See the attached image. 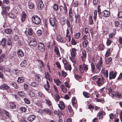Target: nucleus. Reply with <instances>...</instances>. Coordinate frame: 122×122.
<instances>
[{
    "instance_id": "obj_11",
    "label": "nucleus",
    "mask_w": 122,
    "mask_h": 122,
    "mask_svg": "<svg viewBox=\"0 0 122 122\" xmlns=\"http://www.w3.org/2000/svg\"><path fill=\"white\" fill-rule=\"evenodd\" d=\"M59 8L61 11H63L64 12L65 14H66L67 12V8L65 5L64 6H60Z\"/></svg>"
},
{
    "instance_id": "obj_61",
    "label": "nucleus",
    "mask_w": 122,
    "mask_h": 122,
    "mask_svg": "<svg viewBox=\"0 0 122 122\" xmlns=\"http://www.w3.org/2000/svg\"><path fill=\"white\" fill-rule=\"evenodd\" d=\"M65 19L64 17H62L60 20V22L62 25H65Z\"/></svg>"
},
{
    "instance_id": "obj_44",
    "label": "nucleus",
    "mask_w": 122,
    "mask_h": 122,
    "mask_svg": "<svg viewBox=\"0 0 122 122\" xmlns=\"http://www.w3.org/2000/svg\"><path fill=\"white\" fill-rule=\"evenodd\" d=\"M102 72L104 74V76L107 78L108 77V70H106L105 71H103Z\"/></svg>"
},
{
    "instance_id": "obj_2",
    "label": "nucleus",
    "mask_w": 122,
    "mask_h": 122,
    "mask_svg": "<svg viewBox=\"0 0 122 122\" xmlns=\"http://www.w3.org/2000/svg\"><path fill=\"white\" fill-rule=\"evenodd\" d=\"M87 65H86L85 64L83 63L82 65H80L79 66V70L81 73L83 74L84 72V70H83V67L84 68V70L85 72H86L88 69V68Z\"/></svg>"
},
{
    "instance_id": "obj_47",
    "label": "nucleus",
    "mask_w": 122,
    "mask_h": 122,
    "mask_svg": "<svg viewBox=\"0 0 122 122\" xmlns=\"http://www.w3.org/2000/svg\"><path fill=\"white\" fill-rule=\"evenodd\" d=\"M30 85L33 87H37L38 84L35 82H33L31 83Z\"/></svg>"
},
{
    "instance_id": "obj_32",
    "label": "nucleus",
    "mask_w": 122,
    "mask_h": 122,
    "mask_svg": "<svg viewBox=\"0 0 122 122\" xmlns=\"http://www.w3.org/2000/svg\"><path fill=\"white\" fill-rule=\"evenodd\" d=\"M88 44V41L87 40H85L82 42V44L83 47H86Z\"/></svg>"
},
{
    "instance_id": "obj_54",
    "label": "nucleus",
    "mask_w": 122,
    "mask_h": 122,
    "mask_svg": "<svg viewBox=\"0 0 122 122\" xmlns=\"http://www.w3.org/2000/svg\"><path fill=\"white\" fill-rule=\"evenodd\" d=\"M103 113V111H100L98 113V116L99 117V119H101L102 118V116Z\"/></svg>"
},
{
    "instance_id": "obj_18",
    "label": "nucleus",
    "mask_w": 122,
    "mask_h": 122,
    "mask_svg": "<svg viewBox=\"0 0 122 122\" xmlns=\"http://www.w3.org/2000/svg\"><path fill=\"white\" fill-rule=\"evenodd\" d=\"M77 51V50L75 48H73L71 49V55L72 57H74L76 56V51Z\"/></svg>"
},
{
    "instance_id": "obj_27",
    "label": "nucleus",
    "mask_w": 122,
    "mask_h": 122,
    "mask_svg": "<svg viewBox=\"0 0 122 122\" xmlns=\"http://www.w3.org/2000/svg\"><path fill=\"white\" fill-rule=\"evenodd\" d=\"M75 22L79 23L81 21L80 19V16L79 15H75Z\"/></svg>"
},
{
    "instance_id": "obj_34",
    "label": "nucleus",
    "mask_w": 122,
    "mask_h": 122,
    "mask_svg": "<svg viewBox=\"0 0 122 122\" xmlns=\"http://www.w3.org/2000/svg\"><path fill=\"white\" fill-rule=\"evenodd\" d=\"M22 112H25L26 111V108L24 107H20L19 109Z\"/></svg>"
},
{
    "instance_id": "obj_42",
    "label": "nucleus",
    "mask_w": 122,
    "mask_h": 122,
    "mask_svg": "<svg viewBox=\"0 0 122 122\" xmlns=\"http://www.w3.org/2000/svg\"><path fill=\"white\" fill-rule=\"evenodd\" d=\"M37 61L40 64V67L41 68H43L44 67V65L42 62L41 60H38Z\"/></svg>"
},
{
    "instance_id": "obj_19",
    "label": "nucleus",
    "mask_w": 122,
    "mask_h": 122,
    "mask_svg": "<svg viewBox=\"0 0 122 122\" xmlns=\"http://www.w3.org/2000/svg\"><path fill=\"white\" fill-rule=\"evenodd\" d=\"M72 105L76 109L77 107V104L76 103V101L75 100V98L74 97L72 98L71 100Z\"/></svg>"
},
{
    "instance_id": "obj_60",
    "label": "nucleus",
    "mask_w": 122,
    "mask_h": 122,
    "mask_svg": "<svg viewBox=\"0 0 122 122\" xmlns=\"http://www.w3.org/2000/svg\"><path fill=\"white\" fill-rule=\"evenodd\" d=\"M6 44V40L5 39L3 38L1 42V44L3 46L5 45Z\"/></svg>"
},
{
    "instance_id": "obj_7",
    "label": "nucleus",
    "mask_w": 122,
    "mask_h": 122,
    "mask_svg": "<svg viewBox=\"0 0 122 122\" xmlns=\"http://www.w3.org/2000/svg\"><path fill=\"white\" fill-rule=\"evenodd\" d=\"M116 75L117 73L116 72H114L113 71L110 72L109 73V79H114L115 78Z\"/></svg>"
},
{
    "instance_id": "obj_36",
    "label": "nucleus",
    "mask_w": 122,
    "mask_h": 122,
    "mask_svg": "<svg viewBox=\"0 0 122 122\" xmlns=\"http://www.w3.org/2000/svg\"><path fill=\"white\" fill-rule=\"evenodd\" d=\"M110 49V48L108 49L106 52V54L105 55V56L106 57H108L111 53Z\"/></svg>"
},
{
    "instance_id": "obj_13",
    "label": "nucleus",
    "mask_w": 122,
    "mask_h": 122,
    "mask_svg": "<svg viewBox=\"0 0 122 122\" xmlns=\"http://www.w3.org/2000/svg\"><path fill=\"white\" fill-rule=\"evenodd\" d=\"M25 33L26 34L29 35H31L33 34L32 30L30 28H27Z\"/></svg>"
},
{
    "instance_id": "obj_62",
    "label": "nucleus",
    "mask_w": 122,
    "mask_h": 122,
    "mask_svg": "<svg viewBox=\"0 0 122 122\" xmlns=\"http://www.w3.org/2000/svg\"><path fill=\"white\" fill-rule=\"evenodd\" d=\"M53 8L55 10L57 11L58 9V6L57 4H55L54 5Z\"/></svg>"
},
{
    "instance_id": "obj_4",
    "label": "nucleus",
    "mask_w": 122,
    "mask_h": 122,
    "mask_svg": "<svg viewBox=\"0 0 122 122\" xmlns=\"http://www.w3.org/2000/svg\"><path fill=\"white\" fill-rule=\"evenodd\" d=\"M55 20V18H51L49 19V21L50 24L51 26L56 27V22Z\"/></svg>"
},
{
    "instance_id": "obj_58",
    "label": "nucleus",
    "mask_w": 122,
    "mask_h": 122,
    "mask_svg": "<svg viewBox=\"0 0 122 122\" xmlns=\"http://www.w3.org/2000/svg\"><path fill=\"white\" fill-rule=\"evenodd\" d=\"M15 55V52H12L10 53L9 55V58L11 59Z\"/></svg>"
},
{
    "instance_id": "obj_55",
    "label": "nucleus",
    "mask_w": 122,
    "mask_h": 122,
    "mask_svg": "<svg viewBox=\"0 0 122 122\" xmlns=\"http://www.w3.org/2000/svg\"><path fill=\"white\" fill-rule=\"evenodd\" d=\"M99 47L100 49L102 50H103L105 48L103 44H100L99 46Z\"/></svg>"
},
{
    "instance_id": "obj_40",
    "label": "nucleus",
    "mask_w": 122,
    "mask_h": 122,
    "mask_svg": "<svg viewBox=\"0 0 122 122\" xmlns=\"http://www.w3.org/2000/svg\"><path fill=\"white\" fill-rule=\"evenodd\" d=\"M35 81L38 82L40 81L41 80L40 76L38 75H36L35 76Z\"/></svg>"
},
{
    "instance_id": "obj_28",
    "label": "nucleus",
    "mask_w": 122,
    "mask_h": 122,
    "mask_svg": "<svg viewBox=\"0 0 122 122\" xmlns=\"http://www.w3.org/2000/svg\"><path fill=\"white\" fill-rule=\"evenodd\" d=\"M60 87L63 92L65 93L67 92V89L65 87L64 84H62L60 86Z\"/></svg>"
},
{
    "instance_id": "obj_50",
    "label": "nucleus",
    "mask_w": 122,
    "mask_h": 122,
    "mask_svg": "<svg viewBox=\"0 0 122 122\" xmlns=\"http://www.w3.org/2000/svg\"><path fill=\"white\" fill-rule=\"evenodd\" d=\"M112 43V41L109 39L108 38L107 40L106 45L107 46L110 45Z\"/></svg>"
},
{
    "instance_id": "obj_1",
    "label": "nucleus",
    "mask_w": 122,
    "mask_h": 122,
    "mask_svg": "<svg viewBox=\"0 0 122 122\" xmlns=\"http://www.w3.org/2000/svg\"><path fill=\"white\" fill-rule=\"evenodd\" d=\"M33 22L36 25H38L40 24L41 22V18L37 15H34L32 18Z\"/></svg>"
},
{
    "instance_id": "obj_48",
    "label": "nucleus",
    "mask_w": 122,
    "mask_h": 122,
    "mask_svg": "<svg viewBox=\"0 0 122 122\" xmlns=\"http://www.w3.org/2000/svg\"><path fill=\"white\" fill-rule=\"evenodd\" d=\"M81 35V33L80 32H78L76 33L75 34V38L76 39H78L80 37Z\"/></svg>"
},
{
    "instance_id": "obj_52",
    "label": "nucleus",
    "mask_w": 122,
    "mask_h": 122,
    "mask_svg": "<svg viewBox=\"0 0 122 122\" xmlns=\"http://www.w3.org/2000/svg\"><path fill=\"white\" fill-rule=\"evenodd\" d=\"M26 64V61L25 60H24L22 61L20 64L21 66H25Z\"/></svg>"
},
{
    "instance_id": "obj_59",
    "label": "nucleus",
    "mask_w": 122,
    "mask_h": 122,
    "mask_svg": "<svg viewBox=\"0 0 122 122\" xmlns=\"http://www.w3.org/2000/svg\"><path fill=\"white\" fill-rule=\"evenodd\" d=\"M61 76H63L64 77H66L67 75V73L66 72L63 71H62L61 72Z\"/></svg>"
},
{
    "instance_id": "obj_26",
    "label": "nucleus",
    "mask_w": 122,
    "mask_h": 122,
    "mask_svg": "<svg viewBox=\"0 0 122 122\" xmlns=\"http://www.w3.org/2000/svg\"><path fill=\"white\" fill-rule=\"evenodd\" d=\"M10 107L12 109L15 108L16 107L15 104L13 102H10L9 103Z\"/></svg>"
},
{
    "instance_id": "obj_16",
    "label": "nucleus",
    "mask_w": 122,
    "mask_h": 122,
    "mask_svg": "<svg viewBox=\"0 0 122 122\" xmlns=\"http://www.w3.org/2000/svg\"><path fill=\"white\" fill-rule=\"evenodd\" d=\"M54 53L56 54L57 57L60 56V53L58 48L56 46L54 48Z\"/></svg>"
},
{
    "instance_id": "obj_23",
    "label": "nucleus",
    "mask_w": 122,
    "mask_h": 122,
    "mask_svg": "<svg viewBox=\"0 0 122 122\" xmlns=\"http://www.w3.org/2000/svg\"><path fill=\"white\" fill-rule=\"evenodd\" d=\"M26 17V15L25 12L23 11L22 13L21 20L22 22H24L25 20Z\"/></svg>"
},
{
    "instance_id": "obj_5",
    "label": "nucleus",
    "mask_w": 122,
    "mask_h": 122,
    "mask_svg": "<svg viewBox=\"0 0 122 122\" xmlns=\"http://www.w3.org/2000/svg\"><path fill=\"white\" fill-rule=\"evenodd\" d=\"M37 46L39 49L41 51H43L45 50V46L43 44L42 42H39Z\"/></svg>"
},
{
    "instance_id": "obj_51",
    "label": "nucleus",
    "mask_w": 122,
    "mask_h": 122,
    "mask_svg": "<svg viewBox=\"0 0 122 122\" xmlns=\"http://www.w3.org/2000/svg\"><path fill=\"white\" fill-rule=\"evenodd\" d=\"M112 60V58L111 57H109L107 59L105 60L106 63L107 64H108Z\"/></svg>"
},
{
    "instance_id": "obj_8",
    "label": "nucleus",
    "mask_w": 122,
    "mask_h": 122,
    "mask_svg": "<svg viewBox=\"0 0 122 122\" xmlns=\"http://www.w3.org/2000/svg\"><path fill=\"white\" fill-rule=\"evenodd\" d=\"M29 45L32 46H35L36 45V42L35 39H31V40L29 42Z\"/></svg>"
},
{
    "instance_id": "obj_15",
    "label": "nucleus",
    "mask_w": 122,
    "mask_h": 122,
    "mask_svg": "<svg viewBox=\"0 0 122 122\" xmlns=\"http://www.w3.org/2000/svg\"><path fill=\"white\" fill-rule=\"evenodd\" d=\"M58 105L59 108L61 110L64 109L65 107L64 103L62 101H59V103L58 104Z\"/></svg>"
},
{
    "instance_id": "obj_38",
    "label": "nucleus",
    "mask_w": 122,
    "mask_h": 122,
    "mask_svg": "<svg viewBox=\"0 0 122 122\" xmlns=\"http://www.w3.org/2000/svg\"><path fill=\"white\" fill-rule=\"evenodd\" d=\"M54 81L55 83L58 86H59L60 84L61 83V81L58 79H54Z\"/></svg>"
},
{
    "instance_id": "obj_46",
    "label": "nucleus",
    "mask_w": 122,
    "mask_h": 122,
    "mask_svg": "<svg viewBox=\"0 0 122 122\" xmlns=\"http://www.w3.org/2000/svg\"><path fill=\"white\" fill-rule=\"evenodd\" d=\"M45 101L46 102V104L48 105L49 106H50L51 105L52 103L49 100L46 99L45 100Z\"/></svg>"
},
{
    "instance_id": "obj_22",
    "label": "nucleus",
    "mask_w": 122,
    "mask_h": 122,
    "mask_svg": "<svg viewBox=\"0 0 122 122\" xmlns=\"http://www.w3.org/2000/svg\"><path fill=\"white\" fill-rule=\"evenodd\" d=\"M38 8L39 9L41 10L43 7L44 5L41 0H39L38 4Z\"/></svg>"
},
{
    "instance_id": "obj_6",
    "label": "nucleus",
    "mask_w": 122,
    "mask_h": 122,
    "mask_svg": "<svg viewBox=\"0 0 122 122\" xmlns=\"http://www.w3.org/2000/svg\"><path fill=\"white\" fill-rule=\"evenodd\" d=\"M102 57H100L99 60V61L98 63L96 65L99 71L100 70L102 66Z\"/></svg>"
},
{
    "instance_id": "obj_20",
    "label": "nucleus",
    "mask_w": 122,
    "mask_h": 122,
    "mask_svg": "<svg viewBox=\"0 0 122 122\" xmlns=\"http://www.w3.org/2000/svg\"><path fill=\"white\" fill-rule=\"evenodd\" d=\"M36 116L34 115H30L29 116L27 119L28 121L32 122L33 121L35 118Z\"/></svg>"
},
{
    "instance_id": "obj_63",
    "label": "nucleus",
    "mask_w": 122,
    "mask_h": 122,
    "mask_svg": "<svg viewBox=\"0 0 122 122\" xmlns=\"http://www.w3.org/2000/svg\"><path fill=\"white\" fill-rule=\"evenodd\" d=\"M24 101L25 103L27 104H29L30 103V101L28 99L25 98L24 99Z\"/></svg>"
},
{
    "instance_id": "obj_49",
    "label": "nucleus",
    "mask_w": 122,
    "mask_h": 122,
    "mask_svg": "<svg viewBox=\"0 0 122 122\" xmlns=\"http://www.w3.org/2000/svg\"><path fill=\"white\" fill-rule=\"evenodd\" d=\"M28 94L31 97H34L35 95L33 91H30Z\"/></svg>"
},
{
    "instance_id": "obj_24",
    "label": "nucleus",
    "mask_w": 122,
    "mask_h": 122,
    "mask_svg": "<svg viewBox=\"0 0 122 122\" xmlns=\"http://www.w3.org/2000/svg\"><path fill=\"white\" fill-rule=\"evenodd\" d=\"M43 111L45 113L51 115L53 113V112L50 110L49 109L46 108L43 110Z\"/></svg>"
},
{
    "instance_id": "obj_37",
    "label": "nucleus",
    "mask_w": 122,
    "mask_h": 122,
    "mask_svg": "<svg viewBox=\"0 0 122 122\" xmlns=\"http://www.w3.org/2000/svg\"><path fill=\"white\" fill-rule=\"evenodd\" d=\"M64 67L66 70H69L70 71L71 70V66L69 65L64 66Z\"/></svg>"
},
{
    "instance_id": "obj_3",
    "label": "nucleus",
    "mask_w": 122,
    "mask_h": 122,
    "mask_svg": "<svg viewBox=\"0 0 122 122\" xmlns=\"http://www.w3.org/2000/svg\"><path fill=\"white\" fill-rule=\"evenodd\" d=\"M2 10L1 13V14L2 15H6L7 14V12L9 11L10 8L8 6L2 7Z\"/></svg>"
},
{
    "instance_id": "obj_29",
    "label": "nucleus",
    "mask_w": 122,
    "mask_h": 122,
    "mask_svg": "<svg viewBox=\"0 0 122 122\" xmlns=\"http://www.w3.org/2000/svg\"><path fill=\"white\" fill-rule=\"evenodd\" d=\"M21 97H25V94L22 91L19 92L17 93Z\"/></svg>"
},
{
    "instance_id": "obj_64",
    "label": "nucleus",
    "mask_w": 122,
    "mask_h": 122,
    "mask_svg": "<svg viewBox=\"0 0 122 122\" xmlns=\"http://www.w3.org/2000/svg\"><path fill=\"white\" fill-rule=\"evenodd\" d=\"M36 33L38 36H40L42 34V31L40 30H38L36 32Z\"/></svg>"
},
{
    "instance_id": "obj_10",
    "label": "nucleus",
    "mask_w": 122,
    "mask_h": 122,
    "mask_svg": "<svg viewBox=\"0 0 122 122\" xmlns=\"http://www.w3.org/2000/svg\"><path fill=\"white\" fill-rule=\"evenodd\" d=\"M97 83L99 86H102L104 83L103 77L102 78H99L97 81Z\"/></svg>"
},
{
    "instance_id": "obj_56",
    "label": "nucleus",
    "mask_w": 122,
    "mask_h": 122,
    "mask_svg": "<svg viewBox=\"0 0 122 122\" xmlns=\"http://www.w3.org/2000/svg\"><path fill=\"white\" fill-rule=\"evenodd\" d=\"M11 85L16 89H18L19 88L18 86L16 83L14 82L12 83Z\"/></svg>"
},
{
    "instance_id": "obj_12",
    "label": "nucleus",
    "mask_w": 122,
    "mask_h": 122,
    "mask_svg": "<svg viewBox=\"0 0 122 122\" xmlns=\"http://www.w3.org/2000/svg\"><path fill=\"white\" fill-rule=\"evenodd\" d=\"M102 13V15L105 17H108L110 15L109 11L107 10H104Z\"/></svg>"
},
{
    "instance_id": "obj_25",
    "label": "nucleus",
    "mask_w": 122,
    "mask_h": 122,
    "mask_svg": "<svg viewBox=\"0 0 122 122\" xmlns=\"http://www.w3.org/2000/svg\"><path fill=\"white\" fill-rule=\"evenodd\" d=\"M3 112L8 117L10 118L11 117V115L10 112L8 111L4 110L3 111Z\"/></svg>"
},
{
    "instance_id": "obj_9",
    "label": "nucleus",
    "mask_w": 122,
    "mask_h": 122,
    "mask_svg": "<svg viewBox=\"0 0 122 122\" xmlns=\"http://www.w3.org/2000/svg\"><path fill=\"white\" fill-rule=\"evenodd\" d=\"M74 11L72 10V9L71 8L70 9L69 11V16L70 18V20L71 21H72L73 20V15Z\"/></svg>"
},
{
    "instance_id": "obj_43",
    "label": "nucleus",
    "mask_w": 122,
    "mask_h": 122,
    "mask_svg": "<svg viewBox=\"0 0 122 122\" xmlns=\"http://www.w3.org/2000/svg\"><path fill=\"white\" fill-rule=\"evenodd\" d=\"M91 66L92 72L93 73H94L95 66L94 64L93 63H92L91 64Z\"/></svg>"
},
{
    "instance_id": "obj_53",
    "label": "nucleus",
    "mask_w": 122,
    "mask_h": 122,
    "mask_svg": "<svg viewBox=\"0 0 122 122\" xmlns=\"http://www.w3.org/2000/svg\"><path fill=\"white\" fill-rule=\"evenodd\" d=\"M83 94L85 98H88L89 97V94L87 92H83Z\"/></svg>"
},
{
    "instance_id": "obj_17",
    "label": "nucleus",
    "mask_w": 122,
    "mask_h": 122,
    "mask_svg": "<svg viewBox=\"0 0 122 122\" xmlns=\"http://www.w3.org/2000/svg\"><path fill=\"white\" fill-rule=\"evenodd\" d=\"M17 54L19 57H23L24 55V53L20 49L18 50L17 51Z\"/></svg>"
},
{
    "instance_id": "obj_33",
    "label": "nucleus",
    "mask_w": 122,
    "mask_h": 122,
    "mask_svg": "<svg viewBox=\"0 0 122 122\" xmlns=\"http://www.w3.org/2000/svg\"><path fill=\"white\" fill-rule=\"evenodd\" d=\"M24 80V78L23 77H20L18 78L17 82L20 83H21L23 82Z\"/></svg>"
},
{
    "instance_id": "obj_45",
    "label": "nucleus",
    "mask_w": 122,
    "mask_h": 122,
    "mask_svg": "<svg viewBox=\"0 0 122 122\" xmlns=\"http://www.w3.org/2000/svg\"><path fill=\"white\" fill-rule=\"evenodd\" d=\"M37 94L38 96L40 97H44V95L41 92H37Z\"/></svg>"
},
{
    "instance_id": "obj_14",
    "label": "nucleus",
    "mask_w": 122,
    "mask_h": 122,
    "mask_svg": "<svg viewBox=\"0 0 122 122\" xmlns=\"http://www.w3.org/2000/svg\"><path fill=\"white\" fill-rule=\"evenodd\" d=\"M9 88V87L5 84H4L0 86V89L3 90H7Z\"/></svg>"
},
{
    "instance_id": "obj_39",
    "label": "nucleus",
    "mask_w": 122,
    "mask_h": 122,
    "mask_svg": "<svg viewBox=\"0 0 122 122\" xmlns=\"http://www.w3.org/2000/svg\"><path fill=\"white\" fill-rule=\"evenodd\" d=\"M12 31V30L10 29L7 28L5 29V33L8 34H10Z\"/></svg>"
},
{
    "instance_id": "obj_30",
    "label": "nucleus",
    "mask_w": 122,
    "mask_h": 122,
    "mask_svg": "<svg viewBox=\"0 0 122 122\" xmlns=\"http://www.w3.org/2000/svg\"><path fill=\"white\" fill-rule=\"evenodd\" d=\"M82 56L81 57L82 61H84L86 56V52L85 51H82Z\"/></svg>"
},
{
    "instance_id": "obj_41",
    "label": "nucleus",
    "mask_w": 122,
    "mask_h": 122,
    "mask_svg": "<svg viewBox=\"0 0 122 122\" xmlns=\"http://www.w3.org/2000/svg\"><path fill=\"white\" fill-rule=\"evenodd\" d=\"M28 6L29 8L30 9H32L34 7V3H33L31 2H29L28 3Z\"/></svg>"
},
{
    "instance_id": "obj_35",
    "label": "nucleus",
    "mask_w": 122,
    "mask_h": 122,
    "mask_svg": "<svg viewBox=\"0 0 122 122\" xmlns=\"http://www.w3.org/2000/svg\"><path fill=\"white\" fill-rule=\"evenodd\" d=\"M8 16L12 19H15L16 17V16L11 12H10L8 14Z\"/></svg>"
},
{
    "instance_id": "obj_57",
    "label": "nucleus",
    "mask_w": 122,
    "mask_h": 122,
    "mask_svg": "<svg viewBox=\"0 0 122 122\" xmlns=\"http://www.w3.org/2000/svg\"><path fill=\"white\" fill-rule=\"evenodd\" d=\"M24 89L25 90H28L29 88V86L28 85L26 84H24Z\"/></svg>"
},
{
    "instance_id": "obj_21",
    "label": "nucleus",
    "mask_w": 122,
    "mask_h": 122,
    "mask_svg": "<svg viewBox=\"0 0 122 122\" xmlns=\"http://www.w3.org/2000/svg\"><path fill=\"white\" fill-rule=\"evenodd\" d=\"M44 87L45 89L48 92H50L49 91V90L50 85L48 81H46V84L44 85Z\"/></svg>"
},
{
    "instance_id": "obj_31",
    "label": "nucleus",
    "mask_w": 122,
    "mask_h": 122,
    "mask_svg": "<svg viewBox=\"0 0 122 122\" xmlns=\"http://www.w3.org/2000/svg\"><path fill=\"white\" fill-rule=\"evenodd\" d=\"M57 40L61 42H63V38L60 36L58 35L57 36Z\"/></svg>"
}]
</instances>
